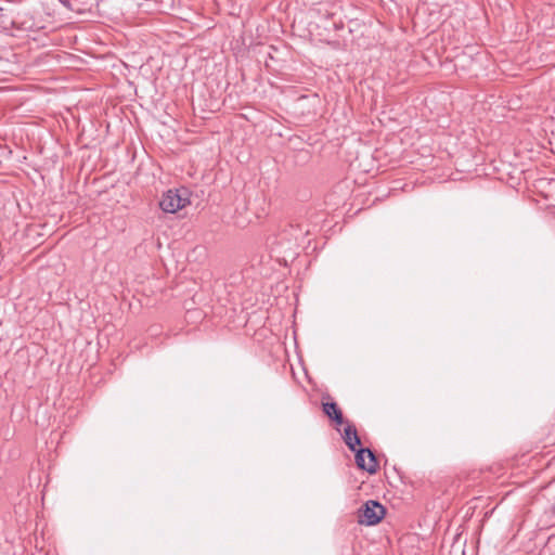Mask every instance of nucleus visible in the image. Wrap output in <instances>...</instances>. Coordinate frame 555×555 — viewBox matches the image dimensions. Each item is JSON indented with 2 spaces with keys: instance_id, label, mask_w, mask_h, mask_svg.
Instances as JSON below:
<instances>
[{
  "instance_id": "f257e3e1",
  "label": "nucleus",
  "mask_w": 555,
  "mask_h": 555,
  "mask_svg": "<svg viewBox=\"0 0 555 555\" xmlns=\"http://www.w3.org/2000/svg\"><path fill=\"white\" fill-rule=\"evenodd\" d=\"M190 204V192L185 188L168 190L159 201L160 209L167 214H176Z\"/></svg>"
},
{
  "instance_id": "7ed1b4c3",
  "label": "nucleus",
  "mask_w": 555,
  "mask_h": 555,
  "mask_svg": "<svg viewBox=\"0 0 555 555\" xmlns=\"http://www.w3.org/2000/svg\"><path fill=\"white\" fill-rule=\"evenodd\" d=\"M356 452V463L359 468L370 474H375L378 469V462L375 454L370 449L360 448Z\"/></svg>"
},
{
  "instance_id": "20e7f679",
  "label": "nucleus",
  "mask_w": 555,
  "mask_h": 555,
  "mask_svg": "<svg viewBox=\"0 0 555 555\" xmlns=\"http://www.w3.org/2000/svg\"><path fill=\"white\" fill-rule=\"evenodd\" d=\"M345 443L351 451H357V447L361 444V440L358 436L357 429L353 425L348 424L344 429Z\"/></svg>"
},
{
  "instance_id": "423d86ee",
  "label": "nucleus",
  "mask_w": 555,
  "mask_h": 555,
  "mask_svg": "<svg viewBox=\"0 0 555 555\" xmlns=\"http://www.w3.org/2000/svg\"><path fill=\"white\" fill-rule=\"evenodd\" d=\"M63 5L67 7L69 4L68 0H59Z\"/></svg>"
},
{
  "instance_id": "39448f33",
  "label": "nucleus",
  "mask_w": 555,
  "mask_h": 555,
  "mask_svg": "<svg viewBox=\"0 0 555 555\" xmlns=\"http://www.w3.org/2000/svg\"><path fill=\"white\" fill-rule=\"evenodd\" d=\"M324 413L333 420L337 425H341L344 423V417L340 409L335 402H326L323 404Z\"/></svg>"
},
{
  "instance_id": "f03ea898",
  "label": "nucleus",
  "mask_w": 555,
  "mask_h": 555,
  "mask_svg": "<svg viewBox=\"0 0 555 555\" xmlns=\"http://www.w3.org/2000/svg\"><path fill=\"white\" fill-rule=\"evenodd\" d=\"M385 507L377 501L370 500L359 514V522L366 526L378 524L385 516Z\"/></svg>"
}]
</instances>
